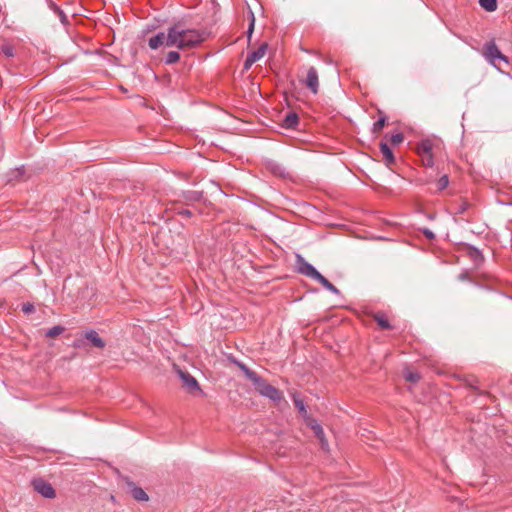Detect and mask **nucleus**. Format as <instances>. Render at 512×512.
<instances>
[{
    "instance_id": "obj_1",
    "label": "nucleus",
    "mask_w": 512,
    "mask_h": 512,
    "mask_svg": "<svg viewBox=\"0 0 512 512\" xmlns=\"http://www.w3.org/2000/svg\"><path fill=\"white\" fill-rule=\"evenodd\" d=\"M249 381L253 384L255 390L261 395L273 402L279 403L283 400V393L278 388L269 384L264 378L255 373Z\"/></svg>"
},
{
    "instance_id": "obj_2",
    "label": "nucleus",
    "mask_w": 512,
    "mask_h": 512,
    "mask_svg": "<svg viewBox=\"0 0 512 512\" xmlns=\"http://www.w3.org/2000/svg\"><path fill=\"white\" fill-rule=\"evenodd\" d=\"M180 31L182 32L180 37L181 50L195 48L206 39V34L204 31H199L196 29H184L181 23Z\"/></svg>"
},
{
    "instance_id": "obj_3",
    "label": "nucleus",
    "mask_w": 512,
    "mask_h": 512,
    "mask_svg": "<svg viewBox=\"0 0 512 512\" xmlns=\"http://www.w3.org/2000/svg\"><path fill=\"white\" fill-rule=\"evenodd\" d=\"M87 345L103 349L106 346V342L99 336L97 331L89 329L77 337L72 343V346L76 349L85 348Z\"/></svg>"
},
{
    "instance_id": "obj_4",
    "label": "nucleus",
    "mask_w": 512,
    "mask_h": 512,
    "mask_svg": "<svg viewBox=\"0 0 512 512\" xmlns=\"http://www.w3.org/2000/svg\"><path fill=\"white\" fill-rule=\"evenodd\" d=\"M483 56L491 65H493L498 70H501L500 66L498 65V62L501 61L504 62L505 64H509L508 57L500 51L494 40H491L484 44Z\"/></svg>"
},
{
    "instance_id": "obj_5",
    "label": "nucleus",
    "mask_w": 512,
    "mask_h": 512,
    "mask_svg": "<svg viewBox=\"0 0 512 512\" xmlns=\"http://www.w3.org/2000/svg\"><path fill=\"white\" fill-rule=\"evenodd\" d=\"M296 271L299 274H302L306 277H309L313 280H317L321 273L309 262H307L304 257L300 254H296Z\"/></svg>"
},
{
    "instance_id": "obj_6",
    "label": "nucleus",
    "mask_w": 512,
    "mask_h": 512,
    "mask_svg": "<svg viewBox=\"0 0 512 512\" xmlns=\"http://www.w3.org/2000/svg\"><path fill=\"white\" fill-rule=\"evenodd\" d=\"M33 489L45 498L53 499L56 496L53 486L43 478H35L31 481Z\"/></svg>"
},
{
    "instance_id": "obj_7",
    "label": "nucleus",
    "mask_w": 512,
    "mask_h": 512,
    "mask_svg": "<svg viewBox=\"0 0 512 512\" xmlns=\"http://www.w3.org/2000/svg\"><path fill=\"white\" fill-rule=\"evenodd\" d=\"M123 480L126 484L127 492L133 497V499L141 502L149 500L148 494L129 477H124Z\"/></svg>"
},
{
    "instance_id": "obj_8",
    "label": "nucleus",
    "mask_w": 512,
    "mask_h": 512,
    "mask_svg": "<svg viewBox=\"0 0 512 512\" xmlns=\"http://www.w3.org/2000/svg\"><path fill=\"white\" fill-rule=\"evenodd\" d=\"M182 32L180 31V22L170 26L165 35L164 45L167 47H177L180 49V37Z\"/></svg>"
},
{
    "instance_id": "obj_9",
    "label": "nucleus",
    "mask_w": 512,
    "mask_h": 512,
    "mask_svg": "<svg viewBox=\"0 0 512 512\" xmlns=\"http://www.w3.org/2000/svg\"><path fill=\"white\" fill-rule=\"evenodd\" d=\"M181 380L183 381V386L190 394H196L197 392L201 393L202 390L199 386L198 381L195 377H193L190 373L186 371L179 370L178 371Z\"/></svg>"
},
{
    "instance_id": "obj_10",
    "label": "nucleus",
    "mask_w": 512,
    "mask_h": 512,
    "mask_svg": "<svg viewBox=\"0 0 512 512\" xmlns=\"http://www.w3.org/2000/svg\"><path fill=\"white\" fill-rule=\"evenodd\" d=\"M306 87L313 93L317 94L319 89V77L315 67H310L307 71V76L304 81Z\"/></svg>"
},
{
    "instance_id": "obj_11",
    "label": "nucleus",
    "mask_w": 512,
    "mask_h": 512,
    "mask_svg": "<svg viewBox=\"0 0 512 512\" xmlns=\"http://www.w3.org/2000/svg\"><path fill=\"white\" fill-rule=\"evenodd\" d=\"M464 251L466 255L473 261L475 265H480L484 262V256L482 252L470 244H463Z\"/></svg>"
},
{
    "instance_id": "obj_12",
    "label": "nucleus",
    "mask_w": 512,
    "mask_h": 512,
    "mask_svg": "<svg viewBox=\"0 0 512 512\" xmlns=\"http://www.w3.org/2000/svg\"><path fill=\"white\" fill-rule=\"evenodd\" d=\"M307 425L313 430L315 436L319 439L321 446L323 448L328 446V442L325 438L324 430L320 423L317 422V420L313 418H309V421H307Z\"/></svg>"
},
{
    "instance_id": "obj_13",
    "label": "nucleus",
    "mask_w": 512,
    "mask_h": 512,
    "mask_svg": "<svg viewBox=\"0 0 512 512\" xmlns=\"http://www.w3.org/2000/svg\"><path fill=\"white\" fill-rule=\"evenodd\" d=\"M181 198L186 205H191L195 202H201L204 200L203 191H192L187 190L181 193Z\"/></svg>"
},
{
    "instance_id": "obj_14",
    "label": "nucleus",
    "mask_w": 512,
    "mask_h": 512,
    "mask_svg": "<svg viewBox=\"0 0 512 512\" xmlns=\"http://www.w3.org/2000/svg\"><path fill=\"white\" fill-rule=\"evenodd\" d=\"M379 148H380V152L383 155L385 165L387 167H390L391 165L395 164V162H396L395 156H394L392 149L389 147V145L386 142L381 141L379 144Z\"/></svg>"
},
{
    "instance_id": "obj_15",
    "label": "nucleus",
    "mask_w": 512,
    "mask_h": 512,
    "mask_svg": "<svg viewBox=\"0 0 512 512\" xmlns=\"http://www.w3.org/2000/svg\"><path fill=\"white\" fill-rule=\"evenodd\" d=\"M299 125V116L296 112H288L282 120L281 126L285 129H296Z\"/></svg>"
},
{
    "instance_id": "obj_16",
    "label": "nucleus",
    "mask_w": 512,
    "mask_h": 512,
    "mask_svg": "<svg viewBox=\"0 0 512 512\" xmlns=\"http://www.w3.org/2000/svg\"><path fill=\"white\" fill-rule=\"evenodd\" d=\"M433 142L430 139L421 140L416 146V152L419 156L433 154Z\"/></svg>"
},
{
    "instance_id": "obj_17",
    "label": "nucleus",
    "mask_w": 512,
    "mask_h": 512,
    "mask_svg": "<svg viewBox=\"0 0 512 512\" xmlns=\"http://www.w3.org/2000/svg\"><path fill=\"white\" fill-rule=\"evenodd\" d=\"M373 319L375 320V322L379 325V327L381 329L391 330V329L394 328L390 324L386 314L384 312H382V311H379V312L375 313L374 316H373Z\"/></svg>"
},
{
    "instance_id": "obj_18",
    "label": "nucleus",
    "mask_w": 512,
    "mask_h": 512,
    "mask_svg": "<svg viewBox=\"0 0 512 512\" xmlns=\"http://www.w3.org/2000/svg\"><path fill=\"white\" fill-rule=\"evenodd\" d=\"M46 3L48 5V7L58 15L59 19H60V22L63 24V25H68L69 24V20H68V17L66 16V14L64 13V11L56 4L53 2V0H46Z\"/></svg>"
},
{
    "instance_id": "obj_19",
    "label": "nucleus",
    "mask_w": 512,
    "mask_h": 512,
    "mask_svg": "<svg viewBox=\"0 0 512 512\" xmlns=\"http://www.w3.org/2000/svg\"><path fill=\"white\" fill-rule=\"evenodd\" d=\"M164 42H165V33L159 32L149 39L148 45L151 49L156 50L160 46L164 45Z\"/></svg>"
},
{
    "instance_id": "obj_20",
    "label": "nucleus",
    "mask_w": 512,
    "mask_h": 512,
    "mask_svg": "<svg viewBox=\"0 0 512 512\" xmlns=\"http://www.w3.org/2000/svg\"><path fill=\"white\" fill-rule=\"evenodd\" d=\"M316 281L319 282L325 289L332 292L333 294H336V295L340 294V290L334 284H332L327 278H325L322 274L318 277V279Z\"/></svg>"
},
{
    "instance_id": "obj_21",
    "label": "nucleus",
    "mask_w": 512,
    "mask_h": 512,
    "mask_svg": "<svg viewBox=\"0 0 512 512\" xmlns=\"http://www.w3.org/2000/svg\"><path fill=\"white\" fill-rule=\"evenodd\" d=\"M268 49V44L266 42L262 43L256 50L252 51L248 54L255 62L260 60L266 53Z\"/></svg>"
},
{
    "instance_id": "obj_22",
    "label": "nucleus",
    "mask_w": 512,
    "mask_h": 512,
    "mask_svg": "<svg viewBox=\"0 0 512 512\" xmlns=\"http://www.w3.org/2000/svg\"><path fill=\"white\" fill-rule=\"evenodd\" d=\"M293 402H294V405L295 407L298 409L299 413L307 419V421H309V415H308V412H307V409H306V406H305V403L302 399H300L299 397L297 396H293Z\"/></svg>"
},
{
    "instance_id": "obj_23",
    "label": "nucleus",
    "mask_w": 512,
    "mask_h": 512,
    "mask_svg": "<svg viewBox=\"0 0 512 512\" xmlns=\"http://www.w3.org/2000/svg\"><path fill=\"white\" fill-rule=\"evenodd\" d=\"M403 377L406 381L411 383H417L421 379V376L418 372L411 371L407 368L403 370Z\"/></svg>"
},
{
    "instance_id": "obj_24",
    "label": "nucleus",
    "mask_w": 512,
    "mask_h": 512,
    "mask_svg": "<svg viewBox=\"0 0 512 512\" xmlns=\"http://www.w3.org/2000/svg\"><path fill=\"white\" fill-rule=\"evenodd\" d=\"M388 120L387 116L379 117V119L373 123L372 125V133L373 134H379L381 130L384 128Z\"/></svg>"
},
{
    "instance_id": "obj_25",
    "label": "nucleus",
    "mask_w": 512,
    "mask_h": 512,
    "mask_svg": "<svg viewBox=\"0 0 512 512\" xmlns=\"http://www.w3.org/2000/svg\"><path fill=\"white\" fill-rule=\"evenodd\" d=\"M65 331V327L62 325H55L45 332L47 338H55L61 335Z\"/></svg>"
},
{
    "instance_id": "obj_26",
    "label": "nucleus",
    "mask_w": 512,
    "mask_h": 512,
    "mask_svg": "<svg viewBox=\"0 0 512 512\" xmlns=\"http://www.w3.org/2000/svg\"><path fill=\"white\" fill-rule=\"evenodd\" d=\"M479 4L487 12H494L497 9V0H479Z\"/></svg>"
},
{
    "instance_id": "obj_27",
    "label": "nucleus",
    "mask_w": 512,
    "mask_h": 512,
    "mask_svg": "<svg viewBox=\"0 0 512 512\" xmlns=\"http://www.w3.org/2000/svg\"><path fill=\"white\" fill-rule=\"evenodd\" d=\"M248 13H249L250 22H249V26H248L246 34H247L248 41L250 42L253 31H254V27H255V15H254V12L251 10V8H249Z\"/></svg>"
},
{
    "instance_id": "obj_28",
    "label": "nucleus",
    "mask_w": 512,
    "mask_h": 512,
    "mask_svg": "<svg viewBox=\"0 0 512 512\" xmlns=\"http://www.w3.org/2000/svg\"><path fill=\"white\" fill-rule=\"evenodd\" d=\"M235 366H237L245 375V377L249 380L256 372L251 370L246 364L243 362H235Z\"/></svg>"
},
{
    "instance_id": "obj_29",
    "label": "nucleus",
    "mask_w": 512,
    "mask_h": 512,
    "mask_svg": "<svg viewBox=\"0 0 512 512\" xmlns=\"http://www.w3.org/2000/svg\"><path fill=\"white\" fill-rule=\"evenodd\" d=\"M180 59V54L177 51H170L165 57V64L171 65L177 63Z\"/></svg>"
},
{
    "instance_id": "obj_30",
    "label": "nucleus",
    "mask_w": 512,
    "mask_h": 512,
    "mask_svg": "<svg viewBox=\"0 0 512 512\" xmlns=\"http://www.w3.org/2000/svg\"><path fill=\"white\" fill-rule=\"evenodd\" d=\"M437 190L443 191L449 185V177L447 174L442 175L436 183Z\"/></svg>"
},
{
    "instance_id": "obj_31",
    "label": "nucleus",
    "mask_w": 512,
    "mask_h": 512,
    "mask_svg": "<svg viewBox=\"0 0 512 512\" xmlns=\"http://www.w3.org/2000/svg\"><path fill=\"white\" fill-rule=\"evenodd\" d=\"M0 51L3 55H5L7 58L14 56V47L10 44H3L0 47Z\"/></svg>"
},
{
    "instance_id": "obj_32",
    "label": "nucleus",
    "mask_w": 512,
    "mask_h": 512,
    "mask_svg": "<svg viewBox=\"0 0 512 512\" xmlns=\"http://www.w3.org/2000/svg\"><path fill=\"white\" fill-rule=\"evenodd\" d=\"M404 141V135L403 133H396V134H393L391 135L390 137V143L394 146H397L399 145L400 143H402Z\"/></svg>"
},
{
    "instance_id": "obj_33",
    "label": "nucleus",
    "mask_w": 512,
    "mask_h": 512,
    "mask_svg": "<svg viewBox=\"0 0 512 512\" xmlns=\"http://www.w3.org/2000/svg\"><path fill=\"white\" fill-rule=\"evenodd\" d=\"M470 206L471 204L468 201L462 200L457 206L456 214H464Z\"/></svg>"
},
{
    "instance_id": "obj_34",
    "label": "nucleus",
    "mask_w": 512,
    "mask_h": 512,
    "mask_svg": "<svg viewBox=\"0 0 512 512\" xmlns=\"http://www.w3.org/2000/svg\"><path fill=\"white\" fill-rule=\"evenodd\" d=\"M422 163L426 167H433L434 157L433 154L421 155Z\"/></svg>"
},
{
    "instance_id": "obj_35",
    "label": "nucleus",
    "mask_w": 512,
    "mask_h": 512,
    "mask_svg": "<svg viewBox=\"0 0 512 512\" xmlns=\"http://www.w3.org/2000/svg\"><path fill=\"white\" fill-rule=\"evenodd\" d=\"M269 168H270L271 172L275 175H279V176L284 175V173H283L284 169L279 164L271 163V164H269Z\"/></svg>"
},
{
    "instance_id": "obj_36",
    "label": "nucleus",
    "mask_w": 512,
    "mask_h": 512,
    "mask_svg": "<svg viewBox=\"0 0 512 512\" xmlns=\"http://www.w3.org/2000/svg\"><path fill=\"white\" fill-rule=\"evenodd\" d=\"M22 311L25 314H31L35 311V307L32 303L27 302L22 305Z\"/></svg>"
},
{
    "instance_id": "obj_37",
    "label": "nucleus",
    "mask_w": 512,
    "mask_h": 512,
    "mask_svg": "<svg viewBox=\"0 0 512 512\" xmlns=\"http://www.w3.org/2000/svg\"><path fill=\"white\" fill-rule=\"evenodd\" d=\"M422 233L424 234V236L428 239V240H434L435 239V234L433 231H431L430 229L428 228H423L422 229Z\"/></svg>"
},
{
    "instance_id": "obj_38",
    "label": "nucleus",
    "mask_w": 512,
    "mask_h": 512,
    "mask_svg": "<svg viewBox=\"0 0 512 512\" xmlns=\"http://www.w3.org/2000/svg\"><path fill=\"white\" fill-rule=\"evenodd\" d=\"M254 63H255V61H254L253 59H251V57H250V56H247V58H246V59H245V61H244V65H243V67H244V69H245V70H248V69H250V68H251V66H252Z\"/></svg>"
},
{
    "instance_id": "obj_39",
    "label": "nucleus",
    "mask_w": 512,
    "mask_h": 512,
    "mask_svg": "<svg viewBox=\"0 0 512 512\" xmlns=\"http://www.w3.org/2000/svg\"><path fill=\"white\" fill-rule=\"evenodd\" d=\"M177 213H178V215H180V216L188 217V218H189V217H192V215H193L192 211H191V210H189V209H181V210H179Z\"/></svg>"
},
{
    "instance_id": "obj_40",
    "label": "nucleus",
    "mask_w": 512,
    "mask_h": 512,
    "mask_svg": "<svg viewBox=\"0 0 512 512\" xmlns=\"http://www.w3.org/2000/svg\"><path fill=\"white\" fill-rule=\"evenodd\" d=\"M459 280H468L469 279V274L467 272H464V273H461L459 276H458Z\"/></svg>"
},
{
    "instance_id": "obj_41",
    "label": "nucleus",
    "mask_w": 512,
    "mask_h": 512,
    "mask_svg": "<svg viewBox=\"0 0 512 512\" xmlns=\"http://www.w3.org/2000/svg\"><path fill=\"white\" fill-rule=\"evenodd\" d=\"M228 360L233 363L235 365V362H240L237 358H235L234 356L230 355L228 356Z\"/></svg>"
},
{
    "instance_id": "obj_42",
    "label": "nucleus",
    "mask_w": 512,
    "mask_h": 512,
    "mask_svg": "<svg viewBox=\"0 0 512 512\" xmlns=\"http://www.w3.org/2000/svg\"><path fill=\"white\" fill-rule=\"evenodd\" d=\"M468 386L471 387L473 390L478 391V387L475 386L472 382H468Z\"/></svg>"
},
{
    "instance_id": "obj_43",
    "label": "nucleus",
    "mask_w": 512,
    "mask_h": 512,
    "mask_svg": "<svg viewBox=\"0 0 512 512\" xmlns=\"http://www.w3.org/2000/svg\"><path fill=\"white\" fill-rule=\"evenodd\" d=\"M377 113L379 115V117H383V116H387L384 111H382L381 109H377Z\"/></svg>"
}]
</instances>
